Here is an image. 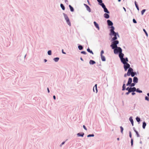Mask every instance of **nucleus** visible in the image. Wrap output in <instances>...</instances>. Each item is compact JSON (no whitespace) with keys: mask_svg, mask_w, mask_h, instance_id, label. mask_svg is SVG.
<instances>
[{"mask_svg":"<svg viewBox=\"0 0 149 149\" xmlns=\"http://www.w3.org/2000/svg\"><path fill=\"white\" fill-rule=\"evenodd\" d=\"M117 36H114V37L112 38L111 40V42H112L110 45V47L112 49L116 48V47H117L118 46L117 45L119 43V41L116 40L117 39Z\"/></svg>","mask_w":149,"mask_h":149,"instance_id":"nucleus-1","label":"nucleus"},{"mask_svg":"<svg viewBox=\"0 0 149 149\" xmlns=\"http://www.w3.org/2000/svg\"><path fill=\"white\" fill-rule=\"evenodd\" d=\"M111 29L110 30V33H109V35L110 36H117L118 37H119V36L118 32H116L114 31L115 29L113 25L111 26L110 27Z\"/></svg>","mask_w":149,"mask_h":149,"instance_id":"nucleus-2","label":"nucleus"},{"mask_svg":"<svg viewBox=\"0 0 149 149\" xmlns=\"http://www.w3.org/2000/svg\"><path fill=\"white\" fill-rule=\"evenodd\" d=\"M113 49L114 53L115 54H117L121 53L122 52V49L120 47H116L115 49Z\"/></svg>","mask_w":149,"mask_h":149,"instance_id":"nucleus-3","label":"nucleus"},{"mask_svg":"<svg viewBox=\"0 0 149 149\" xmlns=\"http://www.w3.org/2000/svg\"><path fill=\"white\" fill-rule=\"evenodd\" d=\"M63 15L66 21L67 24L68 25H69L70 26L71 25V23L67 15L64 13H63Z\"/></svg>","mask_w":149,"mask_h":149,"instance_id":"nucleus-4","label":"nucleus"},{"mask_svg":"<svg viewBox=\"0 0 149 149\" xmlns=\"http://www.w3.org/2000/svg\"><path fill=\"white\" fill-rule=\"evenodd\" d=\"M124 64V68L125 71H126L128 69H129L130 67V65L128 63H125L123 62Z\"/></svg>","mask_w":149,"mask_h":149,"instance_id":"nucleus-5","label":"nucleus"},{"mask_svg":"<svg viewBox=\"0 0 149 149\" xmlns=\"http://www.w3.org/2000/svg\"><path fill=\"white\" fill-rule=\"evenodd\" d=\"M130 87H127L126 88L125 84H123V86H122V91H124L125 90L127 91H130Z\"/></svg>","mask_w":149,"mask_h":149,"instance_id":"nucleus-6","label":"nucleus"},{"mask_svg":"<svg viewBox=\"0 0 149 149\" xmlns=\"http://www.w3.org/2000/svg\"><path fill=\"white\" fill-rule=\"evenodd\" d=\"M98 2L99 4L102 6V7L103 8V9H104V8H105L106 7L105 5H104V4L102 3V0H101L99 1Z\"/></svg>","mask_w":149,"mask_h":149,"instance_id":"nucleus-7","label":"nucleus"},{"mask_svg":"<svg viewBox=\"0 0 149 149\" xmlns=\"http://www.w3.org/2000/svg\"><path fill=\"white\" fill-rule=\"evenodd\" d=\"M98 2L99 4L102 6V7L103 8V9H104V8H105L106 7L105 5H104V4L102 3V0H101L99 1Z\"/></svg>","mask_w":149,"mask_h":149,"instance_id":"nucleus-8","label":"nucleus"},{"mask_svg":"<svg viewBox=\"0 0 149 149\" xmlns=\"http://www.w3.org/2000/svg\"><path fill=\"white\" fill-rule=\"evenodd\" d=\"M133 71V69L131 68L130 67L128 70V71H127V74L129 75L130 74H130H131L132 73Z\"/></svg>","mask_w":149,"mask_h":149,"instance_id":"nucleus-9","label":"nucleus"},{"mask_svg":"<svg viewBox=\"0 0 149 149\" xmlns=\"http://www.w3.org/2000/svg\"><path fill=\"white\" fill-rule=\"evenodd\" d=\"M124 54L122 53V52L119 54V57L120 58L121 61H123L122 59L124 58Z\"/></svg>","mask_w":149,"mask_h":149,"instance_id":"nucleus-10","label":"nucleus"},{"mask_svg":"<svg viewBox=\"0 0 149 149\" xmlns=\"http://www.w3.org/2000/svg\"><path fill=\"white\" fill-rule=\"evenodd\" d=\"M132 82V79L130 77L128 79V81L127 82V83L126 84L127 86H129V85H130L131 83Z\"/></svg>","mask_w":149,"mask_h":149,"instance_id":"nucleus-11","label":"nucleus"},{"mask_svg":"<svg viewBox=\"0 0 149 149\" xmlns=\"http://www.w3.org/2000/svg\"><path fill=\"white\" fill-rule=\"evenodd\" d=\"M107 25L108 26H112L113 25V24L112 22L110 20L108 19L107 21Z\"/></svg>","mask_w":149,"mask_h":149,"instance_id":"nucleus-12","label":"nucleus"},{"mask_svg":"<svg viewBox=\"0 0 149 149\" xmlns=\"http://www.w3.org/2000/svg\"><path fill=\"white\" fill-rule=\"evenodd\" d=\"M138 78L136 77H134L133 79V82L134 83L136 84L138 83Z\"/></svg>","mask_w":149,"mask_h":149,"instance_id":"nucleus-13","label":"nucleus"},{"mask_svg":"<svg viewBox=\"0 0 149 149\" xmlns=\"http://www.w3.org/2000/svg\"><path fill=\"white\" fill-rule=\"evenodd\" d=\"M84 135V133L83 132L79 133L77 134V135L78 137H83Z\"/></svg>","mask_w":149,"mask_h":149,"instance_id":"nucleus-14","label":"nucleus"},{"mask_svg":"<svg viewBox=\"0 0 149 149\" xmlns=\"http://www.w3.org/2000/svg\"><path fill=\"white\" fill-rule=\"evenodd\" d=\"M93 23L95 26L99 30H100V27L98 24L95 21Z\"/></svg>","mask_w":149,"mask_h":149,"instance_id":"nucleus-15","label":"nucleus"},{"mask_svg":"<svg viewBox=\"0 0 149 149\" xmlns=\"http://www.w3.org/2000/svg\"><path fill=\"white\" fill-rule=\"evenodd\" d=\"M136 90V88L135 87H130V93L132 92H134Z\"/></svg>","mask_w":149,"mask_h":149,"instance_id":"nucleus-16","label":"nucleus"},{"mask_svg":"<svg viewBox=\"0 0 149 149\" xmlns=\"http://www.w3.org/2000/svg\"><path fill=\"white\" fill-rule=\"evenodd\" d=\"M129 120L131 123L132 126H134V121L132 116H130L129 118Z\"/></svg>","mask_w":149,"mask_h":149,"instance_id":"nucleus-17","label":"nucleus"},{"mask_svg":"<svg viewBox=\"0 0 149 149\" xmlns=\"http://www.w3.org/2000/svg\"><path fill=\"white\" fill-rule=\"evenodd\" d=\"M104 16L106 19H108L109 18V15L107 13L104 14Z\"/></svg>","mask_w":149,"mask_h":149,"instance_id":"nucleus-18","label":"nucleus"},{"mask_svg":"<svg viewBox=\"0 0 149 149\" xmlns=\"http://www.w3.org/2000/svg\"><path fill=\"white\" fill-rule=\"evenodd\" d=\"M89 63L90 65H93L95 64L96 62L94 60H90Z\"/></svg>","mask_w":149,"mask_h":149,"instance_id":"nucleus-19","label":"nucleus"},{"mask_svg":"<svg viewBox=\"0 0 149 149\" xmlns=\"http://www.w3.org/2000/svg\"><path fill=\"white\" fill-rule=\"evenodd\" d=\"M95 87V90H96L95 92L96 93H97V84H95L93 87V91L94 92H95V91L94 90V88Z\"/></svg>","mask_w":149,"mask_h":149,"instance_id":"nucleus-20","label":"nucleus"},{"mask_svg":"<svg viewBox=\"0 0 149 149\" xmlns=\"http://www.w3.org/2000/svg\"><path fill=\"white\" fill-rule=\"evenodd\" d=\"M104 12L105 13H107L108 14H109L110 13V12L107 9V8L106 7L105 8H104L103 9Z\"/></svg>","mask_w":149,"mask_h":149,"instance_id":"nucleus-21","label":"nucleus"},{"mask_svg":"<svg viewBox=\"0 0 149 149\" xmlns=\"http://www.w3.org/2000/svg\"><path fill=\"white\" fill-rule=\"evenodd\" d=\"M87 51L88 52H89V53H90L91 54H94V53H93V51H92L90 49L89 47H88V48L87 49Z\"/></svg>","mask_w":149,"mask_h":149,"instance_id":"nucleus-22","label":"nucleus"},{"mask_svg":"<svg viewBox=\"0 0 149 149\" xmlns=\"http://www.w3.org/2000/svg\"><path fill=\"white\" fill-rule=\"evenodd\" d=\"M146 122L144 121L143 123V125H142V127L143 129H145V128L146 127Z\"/></svg>","mask_w":149,"mask_h":149,"instance_id":"nucleus-23","label":"nucleus"},{"mask_svg":"<svg viewBox=\"0 0 149 149\" xmlns=\"http://www.w3.org/2000/svg\"><path fill=\"white\" fill-rule=\"evenodd\" d=\"M39 78H38V79H39V82L40 81H43V77L42 76H39L38 77Z\"/></svg>","mask_w":149,"mask_h":149,"instance_id":"nucleus-24","label":"nucleus"},{"mask_svg":"<svg viewBox=\"0 0 149 149\" xmlns=\"http://www.w3.org/2000/svg\"><path fill=\"white\" fill-rule=\"evenodd\" d=\"M69 7L71 12H73L74 11V9L70 5H69Z\"/></svg>","mask_w":149,"mask_h":149,"instance_id":"nucleus-25","label":"nucleus"},{"mask_svg":"<svg viewBox=\"0 0 149 149\" xmlns=\"http://www.w3.org/2000/svg\"><path fill=\"white\" fill-rule=\"evenodd\" d=\"M102 61H106V58L105 56L103 55L100 56Z\"/></svg>","mask_w":149,"mask_h":149,"instance_id":"nucleus-26","label":"nucleus"},{"mask_svg":"<svg viewBox=\"0 0 149 149\" xmlns=\"http://www.w3.org/2000/svg\"><path fill=\"white\" fill-rule=\"evenodd\" d=\"M78 48L79 50H82L83 49V46L81 45H79L78 46Z\"/></svg>","mask_w":149,"mask_h":149,"instance_id":"nucleus-27","label":"nucleus"},{"mask_svg":"<svg viewBox=\"0 0 149 149\" xmlns=\"http://www.w3.org/2000/svg\"><path fill=\"white\" fill-rule=\"evenodd\" d=\"M135 91H136L137 93H142V91L141 90H140L139 89V88L136 89Z\"/></svg>","mask_w":149,"mask_h":149,"instance_id":"nucleus-28","label":"nucleus"},{"mask_svg":"<svg viewBox=\"0 0 149 149\" xmlns=\"http://www.w3.org/2000/svg\"><path fill=\"white\" fill-rule=\"evenodd\" d=\"M136 121L139 124L140 123V122L141 121L140 118L139 117H137L136 118Z\"/></svg>","mask_w":149,"mask_h":149,"instance_id":"nucleus-29","label":"nucleus"},{"mask_svg":"<svg viewBox=\"0 0 149 149\" xmlns=\"http://www.w3.org/2000/svg\"><path fill=\"white\" fill-rule=\"evenodd\" d=\"M130 75H131V76L132 77H134L135 75H136V72H134L133 71V72L131 73V74H130Z\"/></svg>","mask_w":149,"mask_h":149,"instance_id":"nucleus-30","label":"nucleus"},{"mask_svg":"<svg viewBox=\"0 0 149 149\" xmlns=\"http://www.w3.org/2000/svg\"><path fill=\"white\" fill-rule=\"evenodd\" d=\"M59 57L55 58L53 59V60L55 62H57L59 60Z\"/></svg>","mask_w":149,"mask_h":149,"instance_id":"nucleus-31","label":"nucleus"},{"mask_svg":"<svg viewBox=\"0 0 149 149\" xmlns=\"http://www.w3.org/2000/svg\"><path fill=\"white\" fill-rule=\"evenodd\" d=\"M60 6H61V8H62V9L63 10H65V6H64V5L63 4H62V3L61 4Z\"/></svg>","mask_w":149,"mask_h":149,"instance_id":"nucleus-32","label":"nucleus"},{"mask_svg":"<svg viewBox=\"0 0 149 149\" xmlns=\"http://www.w3.org/2000/svg\"><path fill=\"white\" fill-rule=\"evenodd\" d=\"M86 8L87 10L89 12H91V9L90 7L88 6H87Z\"/></svg>","mask_w":149,"mask_h":149,"instance_id":"nucleus-33","label":"nucleus"},{"mask_svg":"<svg viewBox=\"0 0 149 149\" xmlns=\"http://www.w3.org/2000/svg\"><path fill=\"white\" fill-rule=\"evenodd\" d=\"M135 84H136L134 83H131V84L129 86L131 87H133L135 86Z\"/></svg>","mask_w":149,"mask_h":149,"instance_id":"nucleus-34","label":"nucleus"},{"mask_svg":"<svg viewBox=\"0 0 149 149\" xmlns=\"http://www.w3.org/2000/svg\"><path fill=\"white\" fill-rule=\"evenodd\" d=\"M94 136V134H89L87 135V137H93Z\"/></svg>","mask_w":149,"mask_h":149,"instance_id":"nucleus-35","label":"nucleus"},{"mask_svg":"<svg viewBox=\"0 0 149 149\" xmlns=\"http://www.w3.org/2000/svg\"><path fill=\"white\" fill-rule=\"evenodd\" d=\"M48 54L49 55H52V51L51 50H49L47 52Z\"/></svg>","mask_w":149,"mask_h":149,"instance_id":"nucleus-36","label":"nucleus"},{"mask_svg":"<svg viewBox=\"0 0 149 149\" xmlns=\"http://www.w3.org/2000/svg\"><path fill=\"white\" fill-rule=\"evenodd\" d=\"M146 11V9H143L141 12V15H143Z\"/></svg>","mask_w":149,"mask_h":149,"instance_id":"nucleus-37","label":"nucleus"},{"mask_svg":"<svg viewBox=\"0 0 149 149\" xmlns=\"http://www.w3.org/2000/svg\"><path fill=\"white\" fill-rule=\"evenodd\" d=\"M145 100H147V101H149V97L148 96H146L145 97Z\"/></svg>","mask_w":149,"mask_h":149,"instance_id":"nucleus-38","label":"nucleus"},{"mask_svg":"<svg viewBox=\"0 0 149 149\" xmlns=\"http://www.w3.org/2000/svg\"><path fill=\"white\" fill-rule=\"evenodd\" d=\"M143 31L144 32V33H145L146 36L148 37V34L147 33V32H146V30L144 29H143Z\"/></svg>","mask_w":149,"mask_h":149,"instance_id":"nucleus-39","label":"nucleus"},{"mask_svg":"<svg viewBox=\"0 0 149 149\" xmlns=\"http://www.w3.org/2000/svg\"><path fill=\"white\" fill-rule=\"evenodd\" d=\"M131 146H133V140L132 139H131Z\"/></svg>","mask_w":149,"mask_h":149,"instance_id":"nucleus-40","label":"nucleus"},{"mask_svg":"<svg viewBox=\"0 0 149 149\" xmlns=\"http://www.w3.org/2000/svg\"><path fill=\"white\" fill-rule=\"evenodd\" d=\"M135 132L136 133V134L137 137H139L140 136L137 131H135Z\"/></svg>","mask_w":149,"mask_h":149,"instance_id":"nucleus-41","label":"nucleus"},{"mask_svg":"<svg viewBox=\"0 0 149 149\" xmlns=\"http://www.w3.org/2000/svg\"><path fill=\"white\" fill-rule=\"evenodd\" d=\"M120 131H121V133L123 134V127H122V126H120Z\"/></svg>","mask_w":149,"mask_h":149,"instance_id":"nucleus-42","label":"nucleus"},{"mask_svg":"<svg viewBox=\"0 0 149 149\" xmlns=\"http://www.w3.org/2000/svg\"><path fill=\"white\" fill-rule=\"evenodd\" d=\"M124 58L125 59H124L125 60V63H127V62L128 61V58L127 57H126L125 58Z\"/></svg>","mask_w":149,"mask_h":149,"instance_id":"nucleus-43","label":"nucleus"},{"mask_svg":"<svg viewBox=\"0 0 149 149\" xmlns=\"http://www.w3.org/2000/svg\"><path fill=\"white\" fill-rule=\"evenodd\" d=\"M81 53L82 54H84V55H86V52H85V51H81Z\"/></svg>","mask_w":149,"mask_h":149,"instance_id":"nucleus-44","label":"nucleus"},{"mask_svg":"<svg viewBox=\"0 0 149 149\" xmlns=\"http://www.w3.org/2000/svg\"><path fill=\"white\" fill-rule=\"evenodd\" d=\"M133 22L134 23H137L136 21L134 19H133Z\"/></svg>","mask_w":149,"mask_h":149,"instance_id":"nucleus-45","label":"nucleus"},{"mask_svg":"<svg viewBox=\"0 0 149 149\" xmlns=\"http://www.w3.org/2000/svg\"><path fill=\"white\" fill-rule=\"evenodd\" d=\"M104 53V51L103 50H101L100 53V56L103 55L102 54Z\"/></svg>","mask_w":149,"mask_h":149,"instance_id":"nucleus-46","label":"nucleus"},{"mask_svg":"<svg viewBox=\"0 0 149 149\" xmlns=\"http://www.w3.org/2000/svg\"><path fill=\"white\" fill-rule=\"evenodd\" d=\"M129 133V137L130 138H131L132 137V133H131V132L130 131Z\"/></svg>","mask_w":149,"mask_h":149,"instance_id":"nucleus-47","label":"nucleus"},{"mask_svg":"<svg viewBox=\"0 0 149 149\" xmlns=\"http://www.w3.org/2000/svg\"><path fill=\"white\" fill-rule=\"evenodd\" d=\"M65 143V141H63L62 142V143L60 145V147H61Z\"/></svg>","mask_w":149,"mask_h":149,"instance_id":"nucleus-48","label":"nucleus"},{"mask_svg":"<svg viewBox=\"0 0 149 149\" xmlns=\"http://www.w3.org/2000/svg\"><path fill=\"white\" fill-rule=\"evenodd\" d=\"M127 76H130V74H129V75L127 74H127H124V77H126Z\"/></svg>","mask_w":149,"mask_h":149,"instance_id":"nucleus-49","label":"nucleus"},{"mask_svg":"<svg viewBox=\"0 0 149 149\" xmlns=\"http://www.w3.org/2000/svg\"><path fill=\"white\" fill-rule=\"evenodd\" d=\"M124 59H125L124 58H122V60L123 61H121V62L123 64V62L125 63V60Z\"/></svg>","mask_w":149,"mask_h":149,"instance_id":"nucleus-50","label":"nucleus"},{"mask_svg":"<svg viewBox=\"0 0 149 149\" xmlns=\"http://www.w3.org/2000/svg\"><path fill=\"white\" fill-rule=\"evenodd\" d=\"M136 6V7L137 10H139V8L138 5H136V6Z\"/></svg>","mask_w":149,"mask_h":149,"instance_id":"nucleus-51","label":"nucleus"},{"mask_svg":"<svg viewBox=\"0 0 149 149\" xmlns=\"http://www.w3.org/2000/svg\"><path fill=\"white\" fill-rule=\"evenodd\" d=\"M83 128L86 130H87V128L84 125H83Z\"/></svg>","mask_w":149,"mask_h":149,"instance_id":"nucleus-52","label":"nucleus"},{"mask_svg":"<svg viewBox=\"0 0 149 149\" xmlns=\"http://www.w3.org/2000/svg\"><path fill=\"white\" fill-rule=\"evenodd\" d=\"M130 93V91H128V92L126 93H125V95H129V94Z\"/></svg>","mask_w":149,"mask_h":149,"instance_id":"nucleus-53","label":"nucleus"},{"mask_svg":"<svg viewBox=\"0 0 149 149\" xmlns=\"http://www.w3.org/2000/svg\"><path fill=\"white\" fill-rule=\"evenodd\" d=\"M65 2L67 4H68V1L67 0H65Z\"/></svg>","mask_w":149,"mask_h":149,"instance_id":"nucleus-54","label":"nucleus"},{"mask_svg":"<svg viewBox=\"0 0 149 149\" xmlns=\"http://www.w3.org/2000/svg\"><path fill=\"white\" fill-rule=\"evenodd\" d=\"M136 94V93L134 92H132V95H134Z\"/></svg>","mask_w":149,"mask_h":149,"instance_id":"nucleus-55","label":"nucleus"},{"mask_svg":"<svg viewBox=\"0 0 149 149\" xmlns=\"http://www.w3.org/2000/svg\"><path fill=\"white\" fill-rule=\"evenodd\" d=\"M133 130H134V132H135V131H137L135 130V127H134L133 128Z\"/></svg>","mask_w":149,"mask_h":149,"instance_id":"nucleus-56","label":"nucleus"},{"mask_svg":"<svg viewBox=\"0 0 149 149\" xmlns=\"http://www.w3.org/2000/svg\"><path fill=\"white\" fill-rule=\"evenodd\" d=\"M53 98L54 100H56V97L55 95H54L53 96Z\"/></svg>","mask_w":149,"mask_h":149,"instance_id":"nucleus-57","label":"nucleus"},{"mask_svg":"<svg viewBox=\"0 0 149 149\" xmlns=\"http://www.w3.org/2000/svg\"><path fill=\"white\" fill-rule=\"evenodd\" d=\"M134 3H135V6H136V5H138V4L136 2V1H134Z\"/></svg>","mask_w":149,"mask_h":149,"instance_id":"nucleus-58","label":"nucleus"},{"mask_svg":"<svg viewBox=\"0 0 149 149\" xmlns=\"http://www.w3.org/2000/svg\"><path fill=\"white\" fill-rule=\"evenodd\" d=\"M62 53L63 54H66V53H65V52H63V49H62Z\"/></svg>","mask_w":149,"mask_h":149,"instance_id":"nucleus-59","label":"nucleus"},{"mask_svg":"<svg viewBox=\"0 0 149 149\" xmlns=\"http://www.w3.org/2000/svg\"><path fill=\"white\" fill-rule=\"evenodd\" d=\"M47 90L48 92V93H49V92H50V91H49V88H47Z\"/></svg>","mask_w":149,"mask_h":149,"instance_id":"nucleus-60","label":"nucleus"},{"mask_svg":"<svg viewBox=\"0 0 149 149\" xmlns=\"http://www.w3.org/2000/svg\"><path fill=\"white\" fill-rule=\"evenodd\" d=\"M123 9L124 10V11H125V12H126V9L124 7H123Z\"/></svg>","mask_w":149,"mask_h":149,"instance_id":"nucleus-61","label":"nucleus"},{"mask_svg":"<svg viewBox=\"0 0 149 149\" xmlns=\"http://www.w3.org/2000/svg\"><path fill=\"white\" fill-rule=\"evenodd\" d=\"M47 61V60L46 59H44V62L45 63Z\"/></svg>","mask_w":149,"mask_h":149,"instance_id":"nucleus-62","label":"nucleus"},{"mask_svg":"<svg viewBox=\"0 0 149 149\" xmlns=\"http://www.w3.org/2000/svg\"><path fill=\"white\" fill-rule=\"evenodd\" d=\"M84 5L86 7H87V6L88 5H87V4H85L84 3Z\"/></svg>","mask_w":149,"mask_h":149,"instance_id":"nucleus-63","label":"nucleus"},{"mask_svg":"<svg viewBox=\"0 0 149 149\" xmlns=\"http://www.w3.org/2000/svg\"><path fill=\"white\" fill-rule=\"evenodd\" d=\"M147 95L149 97V93H148L147 94Z\"/></svg>","mask_w":149,"mask_h":149,"instance_id":"nucleus-64","label":"nucleus"}]
</instances>
